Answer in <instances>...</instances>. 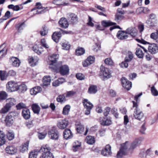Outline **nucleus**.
I'll return each instance as SVG.
<instances>
[{
	"label": "nucleus",
	"mask_w": 158,
	"mask_h": 158,
	"mask_svg": "<svg viewBox=\"0 0 158 158\" xmlns=\"http://www.w3.org/2000/svg\"><path fill=\"white\" fill-rule=\"evenodd\" d=\"M48 32V31L47 28L45 27H43L42 29L40 31V34L42 36L46 35Z\"/></svg>",
	"instance_id": "bf43d9fd"
},
{
	"label": "nucleus",
	"mask_w": 158,
	"mask_h": 158,
	"mask_svg": "<svg viewBox=\"0 0 158 158\" xmlns=\"http://www.w3.org/2000/svg\"><path fill=\"white\" fill-rule=\"evenodd\" d=\"M16 74V72L13 70H11L9 71L8 73H7V76H11V77H14Z\"/></svg>",
	"instance_id": "69168bd1"
},
{
	"label": "nucleus",
	"mask_w": 158,
	"mask_h": 158,
	"mask_svg": "<svg viewBox=\"0 0 158 158\" xmlns=\"http://www.w3.org/2000/svg\"><path fill=\"white\" fill-rule=\"evenodd\" d=\"M142 139H143L141 138L136 139L135 141L131 143L129 148V149L133 150L140 143Z\"/></svg>",
	"instance_id": "dca6fc26"
},
{
	"label": "nucleus",
	"mask_w": 158,
	"mask_h": 158,
	"mask_svg": "<svg viewBox=\"0 0 158 158\" xmlns=\"http://www.w3.org/2000/svg\"><path fill=\"white\" fill-rule=\"evenodd\" d=\"M117 37L120 40H125L128 38V35H127V32L122 31H118Z\"/></svg>",
	"instance_id": "f3484780"
},
{
	"label": "nucleus",
	"mask_w": 158,
	"mask_h": 158,
	"mask_svg": "<svg viewBox=\"0 0 158 158\" xmlns=\"http://www.w3.org/2000/svg\"><path fill=\"white\" fill-rule=\"evenodd\" d=\"M49 137L53 140H57L59 136L58 131L54 128H53L48 132Z\"/></svg>",
	"instance_id": "0eeeda50"
},
{
	"label": "nucleus",
	"mask_w": 158,
	"mask_h": 158,
	"mask_svg": "<svg viewBox=\"0 0 158 158\" xmlns=\"http://www.w3.org/2000/svg\"><path fill=\"white\" fill-rule=\"evenodd\" d=\"M135 54L139 58H142L144 56V53L141 49L137 48Z\"/></svg>",
	"instance_id": "4c0bfd02"
},
{
	"label": "nucleus",
	"mask_w": 158,
	"mask_h": 158,
	"mask_svg": "<svg viewBox=\"0 0 158 158\" xmlns=\"http://www.w3.org/2000/svg\"><path fill=\"white\" fill-rule=\"evenodd\" d=\"M32 110L35 113L39 114L40 110V108L39 105L36 104H33L31 106Z\"/></svg>",
	"instance_id": "f704fd0d"
},
{
	"label": "nucleus",
	"mask_w": 158,
	"mask_h": 158,
	"mask_svg": "<svg viewBox=\"0 0 158 158\" xmlns=\"http://www.w3.org/2000/svg\"><path fill=\"white\" fill-rule=\"evenodd\" d=\"M100 69L101 74L100 77L102 80L104 81L112 77L111 71L102 65L100 66Z\"/></svg>",
	"instance_id": "7ed1b4c3"
},
{
	"label": "nucleus",
	"mask_w": 158,
	"mask_h": 158,
	"mask_svg": "<svg viewBox=\"0 0 158 158\" xmlns=\"http://www.w3.org/2000/svg\"><path fill=\"white\" fill-rule=\"evenodd\" d=\"M0 77L2 80H4L7 77V74H6V72L5 71H0Z\"/></svg>",
	"instance_id": "09e8293b"
},
{
	"label": "nucleus",
	"mask_w": 158,
	"mask_h": 158,
	"mask_svg": "<svg viewBox=\"0 0 158 158\" xmlns=\"http://www.w3.org/2000/svg\"><path fill=\"white\" fill-rule=\"evenodd\" d=\"M69 70L68 66L64 65L60 66L58 69L55 70V71L57 73H59L61 75L64 76L69 74Z\"/></svg>",
	"instance_id": "423d86ee"
},
{
	"label": "nucleus",
	"mask_w": 158,
	"mask_h": 158,
	"mask_svg": "<svg viewBox=\"0 0 158 158\" xmlns=\"http://www.w3.org/2000/svg\"><path fill=\"white\" fill-rule=\"evenodd\" d=\"M7 138L10 140H12L14 137V134L12 132H8L6 134Z\"/></svg>",
	"instance_id": "4d7b16f0"
},
{
	"label": "nucleus",
	"mask_w": 158,
	"mask_h": 158,
	"mask_svg": "<svg viewBox=\"0 0 158 158\" xmlns=\"http://www.w3.org/2000/svg\"><path fill=\"white\" fill-rule=\"evenodd\" d=\"M67 17L70 22L73 24L76 23L77 22V17L75 14H67Z\"/></svg>",
	"instance_id": "6ab92c4d"
},
{
	"label": "nucleus",
	"mask_w": 158,
	"mask_h": 158,
	"mask_svg": "<svg viewBox=\"0 0 158 158\" xmlns=\"http://www.w3.org/2000/svg\"><path fill=\"white\" fill-rule=\"evenodd\" d=\"M76 129L77 132L81 133L84 131V126L79 122H77L75 124Z\"/></svg>",
	"instance_id": "a878e982"
},
{
	"label": "nucleus",
	"mask_w": 158,
	"mask_h": 158,
	"mask_svg": "<svg viewBox=\"0 0 158 158\" xmlns=\"http://www.w3.org/2000/svg\"><path fill=\"white\" fill-rule=\"evenodd\" d=\"M61 37V34L60 32H55L52 35V38L55 42L57 43Z\"/></svg>",
	"instance_id": "c85d7f7f"
},
{
	"label": "nucleus",
	"mask_w": 158,
	"mask_h": 158,
	"mask_svg": "<svg viewBox=\"0 0 158 158\" xmlns=\"http://www.w3.org/2000/svg\"><path fill=\"white\" fill-rule=\"evenodd\" d=\"M59 57V55L55 54L48 57V63L50 65H52L55 63Z\"/></svg>",
	"instance_id": "2eb2a0df"
},
{
	"label": "nucleus",
	"mask_w": 158,
	"mask_h": 158,
	"mask_svg": "<svg viewBox=\"0 0 158 158\" xmlns=\"http://www.w3.org/2000/svg\"><path fill=\"white\" fill-rule=\"evenodd\" d=\"M82 102L85 109V114L88 115L90 114L91 109L94 107L93 104L87 99H83Z\"/></svg>",
	"instance_id": "39448f33"
},
{
	"label": "nucleus",
	"mask_w": 158,
	"mask_h": 158,
	"mask_svg": "<svg viewBox=\"0 0 158 158\" xmlns=\"http://www.w3.org/2000/svg\"><path fill=\"white\" fill-rule=\"evenodd\" d=\"M85 52V49L82 48H78L76 50V55L77 56H81Z\"/></svg>",
	"instance_id": "a19ab883"
},
{
	"label": "nucleus",
	"mask_w": 158,
	"mask_h": 158,
	"mask_svg": "<svg viewBox=\"0 0 158 158\" xmlns=\"http://www.w3.org/2000/svg\"><path fill=\"white\" fill-rule=\"evenodd\" d=\"M42 91V88L40 86L35 87L31 89L30 90V94L31 95H35Z\"/></svg>",
	"instance_id": "5701e85b"
},
{
	"label": "nucleus",
	"mask_w": 158,
	"mask_h": 158,
	"mask_svg": "<svg viewBox=\"0 0 158 158\" xmlns=\"http://www.w3.org/2000/svg\"><path fill=\"white\" fill-rule=\"evenodd\" d=\"M47 134V131H45L43 133H40L38 134V137L40 139H42L45 138Z\"/></svg>",
	"instance_id": "e2e57ef3"
},
{
	"label": "nucleus",
	"mask_w": 158,
	"mask_h": 158,
	"mask_svg": "<svg viewBox=\"0 0 158 158\" xmlns=\"http://www.w3.org/2000/svg\"><path fill=\"white\" fill-rule=\"evenodd\" d=\"M97 87L95 85H92L89 88L88 92L89 94H94L97 92Z\"/></svg>",
	"instance_id": "72a5a7b5"
},
{
	"label": "nucleus",
	"mask_w": 158,
	"mask_h": 158,
	"mask_svg": "<svg viewBox=\"0 0 158 158\" xmlns=\"http://www.w3.org/2000/svg\"><path fill=\"white\" fill-rule=\"evenodd\" d=\"M5 135L2 131H0V146L4 144L6 142Z\"/></svg>",
	"instance_id": "2f4dec72"
},
{
	"label": "nucleus",
	"mask_w": 158,
	"mask_h": 158,
	"mask_svg": "<svg viewBox=\"0 0 158 158\" xmlns=\"http://www.w3.org/2000/svg\"><path fill=\"white\" fill-rule=\"evenodd\" d=\"M148 50L150 53L154 54L158 52V47L155 44H151L149 46Z\"/></svg>",
	"instance_id": "4468645a"
},
{
	"label": "nucleus",
	"mask_w": 158,
	"mask_h": 158,
	"mask_svg": "<svg viewBox=\"0 0 158 158\" xmlns=\"http://www.w3.org/2000/svg\"><path fill=\"white\" fill-rule=\"evenodd\" d=\"M104 62L106 64L110 66L113 65L114 64L112 60L110 58L105 59L104 60Z\"/></svg>",
	"instance_id": "603ef678"
},
{
	"label": "nucleus",
	"mask_w": 158,
	"mask_h": 158,
	"mask_svg": "<svg viewBox=\"0 0 158 158\" xmlns=\"http://www.w3.org/2000/svg\"><path fill=\"white\" fill-rule=\"evenodd\" d=\"M14 119L13 114H11V113L8 114L6 117L5 120L6 125L8 126L11 125L13 123Z\"/></svg>",
	"instance_id": "ddd939ff"
},
{
	"label": "nucleus",
	"mask_w": 158,
	"mask_h": 158,
	"mask_svg": "<svg viewBox=\"0 0 158 158\" xmlns=\"http://www.w3.org/2000/svg\"><path fill=\"white\" fill-rule=\"evenodd\" d=\"M7 94L4 91L0 92V99L5 100L7 97Z\"/></svg>",
	"instance_id": "3c124183"
},
{
	"label": "nucleus",
	"mask_w": 158,
	"mask_h": 158,
	"mask_svg": "<svg viewBox=\"0 0 158 158\" xmlns=\"http://www.w3.org/2000/svg\"><path fill=\"white\" fill-rule=\"evenodd\" d=\"M17 149L13 145L8 146L5 149L6 153L10 155H14L17 152Z\"/></svg>",
	"instance_id": "f8f14e48"
},
{
	"label": "nucleus",
	"mask_w": 158,
	"mask_h": 158,
	"mask_svg": "<svg viewBox=\"0 0 158 158\" xmlns=\"http://www.w3.org/2000/svg\"><path fill=\"white\" fill-rule=\"evenodd\" d=\"M133 108H135L134 110L133 115L135 118L142 122L145 120V117L143 111L138 107L137 103L134 101H132Z\"/></svg>",
	"instance_id": "f257e3e1"
},
{
	"label": "nucleus",
	"mask_w": 158,
	"mask_h": 158,
	"mask_svg": "<svg viewBox=\"0 0 158 158\" xmlns=\"http://www.w3.org/2000/svg\"><path fill=\"white\" fill-rule=\"evenodd\" d=\"M50 151V148L48 146H42L40 150V152L43 153L40 158H54V156Z\"/></svg>",
	"instance_id": "f03ea898"
},
{
	"label": "nucleus",
	"mask_w": 158,
	"mask_h": 158,
	"mask_svg": "<svg viewBox=\"0 0 158 158\" xmlns=\"http://www.w3.org/2000/svg\"><path fill=\"white\" fill-rule=\"evenodd\" d=\"M101 154L105 156H110L112 154L110 146L109 144L106 145L105 148L103 149L102 150Z\"/></svg>",
	"instance_id": "6e6552de"
},
{
	"label": "nucleus",
	"mask_w": 158,
	"mask_h": 158,
	"mask_svg": "<svg viewBox=\"0 0 158 158\" xmlns=\"http://www.w3.org/2000/svg\"><path fill=\"white\" fill-rule=\"evenodd\" d=\"M29 63L32 66H35L38 61V59L36 57H33L32 56H29L28 58Z\"/></svg>",
	"instance_id": "393cba45"
},
{
	"label": "nucleus",
	"mask_w": 158,
	"mask_h": 158,
	"mask_svg": "<svg viewBox=\"0 0 158 158\" xmlns=\"http://www.w3.org/2000/svg\"><path fill=\"white\" fill-rule=\"evenodd\" d=\"M6 102L7 103L6 105H7L8 106H9L10 108L12 106L15 105L16 104V100L13 98H9L6 99Z\"/></svg>",
	"instance_id": "bb28decb"
},
{
	"label": "nucleus",
	"mask_w": 158,
	"mask_h": 158,
	"mask_svg": "<svg viewBox=\"0 0 158 158\" xmlns=\"http://www.w3.org/2000/svg\"><path fill=\"white\" fill-rule=\"evenodd\" d=\"M63 136L65 139H68L71 138L73 137V134L70 129H66L64 131Z\"/></svg>",
	"instance_id": "aec40b11"
},
{
	"label": "nucleus",
	"mask_w": 158,
	"mask_h": 158,
	"mask_svg": "<svg viewBox=\"0 0 158 158\" xmlns=\"http://www.w3.org/2000/svg\"><path fill=\"white\" fill-rule=\"evenodd\" d=\"M68 123V120L66 119H64L59 121L57 124V126L59 129H64L66 127Z\"/></svg>",
	"instance_id": "9d476101"
},
{
	"label": "nucleus",
	"mask_w": 158,
	"mask_h": 158,
	"mask_svg": "<svg viewBox=\"0 0 158 158\" xmlns=\"http://www.w3.org/2000/svg\"><path fill=\"white\" fill-rule=\"evenodd\" d=\"M70 108L69 105H66L63 108L62 113L64 115H66L68 114Z\"/></svg>",
	"instance_id": "a18cd8bd"
},
{
	"label": "nucleus",
	"mask_w": 158,
	"mask_h": 158,
	"mask_svg": "<svg viewBox=\"0 0 158 158\" xmlns=\"http://www.w3.org/2000/svg\"><path fill=\"white\" fill-rule=\"evenodd\" d=\"M124 18L123 15L116 14L115 15V20L116 22H119L123 19Z\"/></svg>",
	"instance_id": "8fccbe9b"
},
{
	"label": "nucleus",
	"mask_w": 158,
	"mask_h": 158,
	"mask_svg": "<svg viewBox=\"0 0 158 158\" xmlns=\"http://www.w3.org/2000/svg\"><path fill=\"white\" fill-rule=\"evenodd\" d=\"M22 115L25 119H29L31 117L30 110L26 108L23 109L22 111Z\"/></svg>",
	"instance_id": "4be33fe9"
},
{
	"label": "nucleus",
	"mask_w": 158,
	"mask_h": 158,
	"mask_svg": "<svg viewBox=\"0 0 158 158\" xmlns=\"http://www.w3.org/2000/svg\"><path fill=\"white\" fill-rule=\"evenodd\" d=\"M29 143V141H27L25 143L22 145L20 147V151L22 152H24L27 151L28 150V147Z\"/></svg>",
	"instance_id": "7c9ffc66"
},
{
	"label": "nucleus",
	"mask_w": 158,
	"mask_h": 158,
	"mask_svg": "<svg viewBox=\"0 0 158 158\" xmlns=\"http://www.w3.org/2000/svg\"><path fill=\"white\" fill-rule=\"evenodd\" d=\"M115 23L112 22L110 21L103 20L101 22V24L104 27H107L110 26L115 24Z\"/></svg>",
	"instance_id": "473e14b6"
},
{
	"label": "nucleus",
	"mask_w": 158,
	"mask_h": 158,
	"mask_svg": "<svg viewBox=\"0 0 158 158\" xmlns=\"http://www.w3.org/2000/svg\"><path fill=\"white\" fill-rule=\"evenodd\" d=\"M150 37L156 42L158 43V30L156 31V33H152L150 35Z\"/></svg>",
	"instance_id": "37998d69"
},
{
	"label": "nucleus",
	"mask_w": 158,
	"mask_h": 158,
	"mask_svg": "<svg viewBox=\"0 0 158 158\" xmlns=\"http://www.w3.org/2000/svg\"><path fill=\"white\" fill-rule=\"evenodd\" d=\"M133 54L131 52H128L125 58V61L129 62L131 61L133 58Z\"/></svg>",
	"instance_id": "ea45409f"
},
{
	"label": "nucleus",
	"mask_w": 158,
	"mask_h": 158,
	"mask_svg": "<svg viewBox=\"0 0 158 158\" xmlns=\"http://www.w3.org/2000/svg\"><path fill=\"white\" fill-rule=\"evenodd\" d=\"M61 45L62 49L66 50H69L71 47L70 45L69 42L66 41L63 42L61 44Z\"/></svg>",
	"instance_id": "e433bc0d"
},
{
	"label": "nucleus",
	"mask_w": 158,
	"mask_h": 158,
	"mask_svg": "<svg viewBox=\"0 0 158 158\" xmlns=\"http://www.w3.org/2000/svg\"><path fill=\"white\" fill-rule=\"evenodd\" d=\"M26 105L23 102H20L16 106V107L18 110H20L23 108L26 107Z\"/></svg>",
	"instance_id": "0e129e2a"
},
{
	"label": "nucleus",
	"mask_w": 158,
	"mask_h": 158,
	"mask_svg": "<svg viewBox=\"0 0 158 158\" xmlns=\"http://www.w3.org/2000/svg\"><path fill=\"white\" fill-rule=\"evenodd\" d=\"M76 77L79 80H82L84 79L85 76L81 73H78L76 75Z\"/></svg>",
	"instance_id": "774afa93"
},
{
	"label": "nucleus",
	"mask_w": 158,
	"mask_h": 158,
	"mask_svg": "<svg viewBox=\"0 0 158 158\" xmlns=\"http://www.w3.org/2000/svg\"><path fill=\"white\" fill-rule=\"evenodd\" d=\"M38 152L37 151L30 152L29 155V158H37Z\"/></svg>",
	"instance_id": "de8ad7c7"
},
{
	"label": "nucleus",
	"mask_w": 158,
	"mask_h": 158,
	"mask_svg": "<svg viewBox=\"0 0 158 158\" xmlns=\"http://www.w3.org/2000/svg\"><path fill=\"white\" fill-rule=\"evenodd\" d=\"M126 152L123 151L122 149H120L119 151L118 152L116 156L117 158H122L123 156L125 155Z\"/></svg>",
	"instance_id": "052dcab7"
},
{
	"label": "nucleus",
	"mask_w": 158,
	"mask_h": 158,
	"mask_svg": "<svg viewBox=\"0 0 158 158\" xmlns=\"http://www.w3.org/2000/svg\"><path fill=\"white\" fill-rule=\"evenodd\" d=\"M36 7L33 8L31 11H33L34 10H36V14H39L43 12V10L46 9L48 7H43L41 4L40 2H37L36 4Z\"/></svg>",
	"instance_id": "9b49d317"
},
{
	"label": "nucleus",
	"mask_w": 158,
	"mask_h": 158,
	"mask_svg": "<svg viewBox=\"0 0 158 158\" xmlns=\"http://www.w3.org/2000/svg\"><path fill=\"white\" fill-rule=\"evenodd\" d=\"M59 23L61 27L66 28L68 27L69 24L67 20L65 18H62L59 21Z\"/></svg>",
	"instance_id": "412c9836"
},
{
	"label": "nucleus",
	"mask_w": 158,
	"mask_h": 158,
	"mask_svg": "<svg viewBox=\"0 0 158 158\" xmlns=\"http://www.w3.org/2000/svg\"><path fill=\"white\" fill-rule=\"evenodd\" d=\"M85 141L86 143L89 144H92L95 142L94 138L92 136H88L86 137Z\"/></svg>",
	"instance_id": "c9c22d12"
},
{
	"label": "nucleus",
	"mask_w": 158,
	"mask_h": 158,
	"mask_svg": "<svg viewBox=\"0 0 158 158\" xmlns=\"http://www.w3.org/2000/svg\"><path fill=\"white\" fill-rule=\"evenodd\" d=\"M18 90L22 93L24 92L27 90V86L25 84H22L20 85H18Z\"/></svg>",
	"instance_id": "49530a36"
},
{
	"label": "nucleus",
	"mask_w": 158,
	"mask_h": 158,
	"mask_svg": "<svg viewBox=\"0 0 158 158\" xmlns=\"http://www.w3.org/2000/svg\"><path fill=\"white\" fill-rule=\"evenodd\" d=\"M111 120L110 119L108 118L105 119L104 118L101 124L103 125H109L111 124Z\"/></svg>",
	"instance_id": "864d4df0"
},
{
	"label": "nucleus",
	"mask_w": 158,
	"mask_h": 158,
	"mask_svg": "<svg viewBox=\"0 0 158 158\" xmlns=\"http://www.w3.org/2000/svg\"><path fill=\"white\" fill-rule=\"evenodd\" d=\"M151 90V93L153 96H156L158 95V91L154 86L152 87Z\"/></svg>",
	"instance_id": "6e6d98bb"
},
{
	"label": "nucleus",
	"mask_w": 158,
	"mask_h": 158,
	"mask_svg": "<svg viewBox=\"0 0 158 158\" xmlns=\"http://www.w3.org/2000/svg\"><path fill=\"white\" fill-rule=\"evenodd\" d=\"M10 62L12 65L15 67H19L20 64V60L15 57H12L10 59Z\"/></svg>",
	"instance_id": "b1692460"
},
{
	"label": "nucleus",
	"mask_w": 158,
	"mask_h": 158,
	"mask_svg": "<svg viewBox=\"0 0 158 158\" xmlns=\"http://www.w3.org/2000/svg\"><path fill=\"white\" fill-rule=\"evenodd\" d=\"M6 91L9 92H12L18 90V84L14 81L8 82L6 85Z\"/></svg>",
	"instance_id": "20e7f679"
},
{
	"label": "nucleus",
	"mask_w": 158,
	"mask_h": 158,
	"mask_svg": "<svg viewBox=\"0 0 158 158\" xmlns=\"http://www.w3.org/2000/svg\"><path fill=\"white\" fill-rule=\"evenodd\" d=\"M43 80V86H48L50 84L51 78L49 76H45L44 77Z\"/></svg>",
	"instance_id": "c756f323"
},
{
	"label": "nucleus",
	"mask_w": 158,
	"mask_h": 158,
	"mask_svg": "<svg viewBox=\"0 0 158 158\" xmlns=\"http://www.w3.org/2000/svg\"><path fill=\"white\" fill-rule=\"evenodd\" d=\"M10 109V108L7 105H5L4 107L0 110V113L6 114L8 112Z\"/></svg>",
	"instance_id": "79ce46f5"
},
{
	"label": "nucleus",
	"mask_w": 158,
	"mask_h": 158,
	"mask_svg": "<svg viewBox=\"0 0 158 158\" xmlns=\"http://www.w3.org/2000/svg\"><path fill=\"white\" fill-rule=\"evenodd\" d=\"M101 47V45L99 44L96 43L93 46L92 50L94 52H97L100 50Z\"/></svg>",
	"instance_id": "5fc2aeb1"
},
{
	"label": "nucleus",
	"mask_w": 158,
	"mask_h": 158,
	"mask_svg": "<svg viewBox=\"0 0 158 158\" xmlns=\"http://www.w3.org/2000/svg\"><path fill=\"white\" fill-rule=\"evenodd\" d=\"M155 15L154 14H152L150 15V18L148 19L146 21V23L150 27H153L154 26V23L153 19L155 18Z\"/></svg>",
	"instance_id": "cd10ccee"
},
{
	"label": "nucleus",
	"mask_w": 158,
	"mask_h": 158,
	"mask_svg": "<svg viewBox=\"0 0 158 158\" xmlns=\"http://www.w3.org/2000/svg\"><path fill=\"white\" fill-rule=\"evenodd\" d=\"M127 34L131 35L132 37H135L137 34V31L136 29L134 27H130L126 30Z\"/></svg>",
	"instance_id": "a211bd4d"
},
{
	"label": "nucleus",
	"mask_w": 158,
	"mask_h": 158,
	"mask_svg": "<svg viewBox=\"0 0 158 158\" xmlns=\"http://www.w3.org/2000/svg\"><path fill=\"white\" fill-rule=\"evenodd\" d=\"M129 145V143L128 141L124 143L121 144L120 149L126 152L128 149V147Z\"/></svg>",
	"instance_id": "58836bf2"
},
{
	"label": "nucleus",
	"mask_w": 158,
	"mask_h": 158,
	"mask_svg": "<svg viewBox=\"0 0 158 158\" xmlns=\"http://www.w3.org/2000/svg\"><path fill=\"white\" fill-rule=\"evenodd\" d=\"M121 81L123 87L128 90H130L132 86L131 82L127 80L125 77H122L121 79Z\"/></svg>",
	"instance_id": "1a4fd4ad"
},
{
	"label": "nucleus",
	"mask_w": 158,
	"mask_h": 158,
	"mask_svg": "<svg viewBox=\"0 0 158 158\" xmlns=\"http://www.w3.org/2000/svg\"><path fill=\"white\" fill-rule=\"evenodd\" d=\"M138 10L143 12L144 13H148L149 12V9L147 7H140L138 9Z\"/></svg>",
	"instance_id": "338daca9"
},
{
	"label": "nucleus",
	"mask_w": 158,
	"mask_h": 158,
	"mask_svg": "<svg viewBox=\"0 0 158 158\" xmlns=\"http://www.w3.org/2000/svg\"><path fill=\"white\" fill-rule=\"evenodd\" d=\"M10 12L9 11H7L4 16L2 17L0 19L1 23L4 20H6L10 17Z\"/></svg>",
	"instance_id": "c03bdc74"
},
{
	"label": "nucleus",
	"mask_w": 158,
	"mask_h": 158,
	"mask_svg": "<svg viewBox=\"0 0 158 158\" xmlns=\"http://www.w3.org/2000/svg\"><path fill=\"white\" fill-rule=\"evenodd\" d=\"M23 8V7L21 4L19 5H16L14 6L13 10L15 11H18L20 10H22Z\"/></svg>",
	"instance_id": "680f3d73"
},
{
	"label": "nucleus",
	"mask_w": 158,
	"mask_h": 158,
	"mask_svg": "<svg viewBox=\"0 0 158 158\" xmlns=\"http://www.w3.org/2000/svg\"><path fill=\"white\" fill-rule=\"evenodd\" d=\"M56 100L58 102H63L65 101V96L63 95H59L57 97Z\"/></svg>",
	"instance_id": "13d9d810"
}]
</instances>
